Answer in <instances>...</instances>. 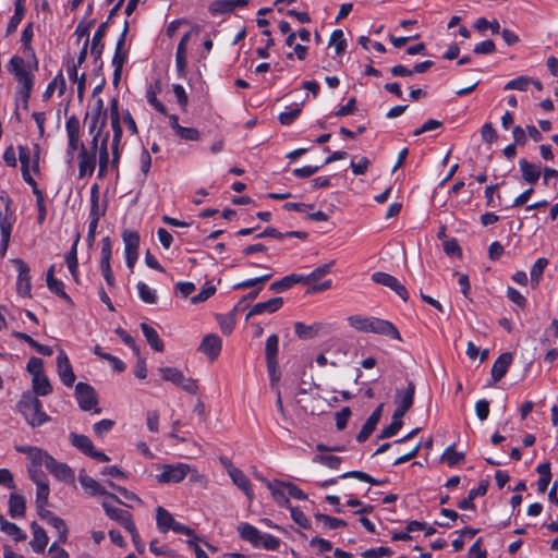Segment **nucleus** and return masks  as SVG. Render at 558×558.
Wrapping results in <instances>:
<instances>
[{
	"mask_svg": "<svg viewBox=\"0 0 558 558\" xmlns=\"http://www.w3.org/2000/svg\"><path fill=\"white\" fill-rule=\"evenodd\" d=\"M282 304L283 299L280 296L269 299L268 301L265 302L256 303L246 314L245 319L248 320L251 317L263 314L265 312L275 313L282 306Z\"/></svg>",
	"mask_w": 558,
	"mask_h": 558,
	"instance_id": "f3484780",
	"label": "nucleus"
},
{
	"mask_svg": "<svg viewBox=\"0 0 558 558\" xmlns=\"http://www.w3.org/2000/svg\"><path fill=\"white\" fill-rule=\"evenodd\" d=\"M80 239H81L80 233H76L74 243H73L69 254L66 255V265H68V268H69L71 275L74 278L76 277L77 266H78V262H77V244H78Z\"/></svg>",
	"mask_w": 558,
	"mask_h": 558,
	"instance_id": "58836bf2",
	"label": "nucleus"
},
{
	"mask_svg": "<svg viewBox=\"0 0 558 558\" xmlns=\"http://www.w3.org/2000/svg\"><path fill=\"white\" fill-rule=\"evenodd\" d=\"M25 498L17 493H12L9 498V514L12 518H22L25 515Z\"/></svg>",
	"mask_w": 558,
	"mask_h": 558,
	"instance_id": "5701e85b",
	"label": "nucleus"
},
{
	"mask_svg": "<svg viewBox=\"0 0 558 558\" xmlns=\"http://www.w3.org/2000/svg\"><path fill=\"white\" fill-rule=\"evenodd\" d=\"M13 213L10 209V201L7 203L3 210L0 211V231H1V243L0 247L4 254L11 238V231L13 226Z\"/></svg>",
	"mask_w": 558,
	"mask_h": 558,
	"instance_id": "6e6552de",
	"label": "nucleus"
},
{
	"mask_svg": "<svg viewBox=\"0 0 558 558\" xmlns=\"http://www.w3.org/2000/svg\"><path fill=\"white\" fill-rule=\"evenodd\" d=\"M532 82V78L529 77V76H519L514 80H511L509 81L506 85H505V89L506 90H509V89H515V90H526L529 85L531 84Z\"/></svg>",
	"mask_w": 558,
	"mask_h": 558,
	"instance_id": "e2e57ef3",
	"label": "nucleus"
},
{
	"mask_svg": "<svg viewBox=\"0 0 558 558\" xmlns=\"http://www.w3.org/2000/svg\"><path fill=\"white\" fill-rule=\"evenodd\" d=\"M368 332L402 341L398 328L391 322L378 317H368Z\"/></svg>",
	"mask_w": 558,
	"mask_h": 558,
	"instance_id": "20e7f679",
	"label": "nucleus"
},
{
	"mask_svg": "<svg viewBox=\"0 0 558 558\" xmlns=\"http://www.w3.org/2000/svg\"><path fill=\"white\" fill-rule=\"evenodd\" d=\"M1 531L13 537L16 542L25 541L27 537L26 533L22 529L10 521L4 523V527Z\"/></svg>",
	"mask_w": 558,
	"mask_h": 558,
	"instance_id": "bf43d9fd",
	"label": "nucleus"
},
{
	"mask_svg": "<svg viewBox=\"0 0 558 558\" xmlns=\"http://www.w3.org/2000/svg\"><path fill=\"white\" fill-rule=\"evenodd\" d=\"M383 407H384L383 404H379L374 410V412L369 415V417L366 420L362 429L360 430V433L356 436V440L359 442H364L371 436V434L375 430V428L381 417Z\"/></svg>",
	"mask_w": 558,
	"mask_h": 558,
	"instance_id": "a211bd4d",
	"label": "nucleus"
},
{
	"mask_svg": "<svg viewBox=\"0 0 558 558\" xmlns=\"http://www.w3.org/2000/svg\"><path fill=\"white\" fill-rule=\"evenodd\" d=\"M181 140L184 141H199L201 140V133L195 128H184L181 126V129L175 133Z\"/></svg>",
	"mask_w": 558,
	"mask_h": 558,
	"instance_id": "774afa93",
	"label": "nucleus"
},
{
	"mask_svg": "<svg viewBox=\"0 0 558 558\" xmlns=\"http://www.w3.org/2000/svg\"><path fill=\"white\" fill-rule=\"evenodd\" d=\"M96 167L95 151H88L84 144L81 145L78 154V174L80 178L92 175Z\"/></svg>",
	"mask_w": 558,
	"mask_h": 558,
	"instance_id": "ddd939ff",
	"label": "nucleus"
},
{
	"mask_svg": "<svg viewBox=\"0 0 558 558\" xmlns=\"http://www.w3.org/2000/svg\"><path fill=\"white\" fill-rule=\"evenodd\" d=\"M190 40V33H186L180 40L178 47H177V53H175V66H177V72H178V75L180 77H183L185 76V69H186V65H187V61H186V48H187V43Z\"/></svg>",
	"mask_w": 558,
	"mask_h": 558,
	"instance_id": "aec40b11",
	"label": "nucleus"
},
{
	"mask_svg": "<svg viewBox=\"0 0 558 558\" xmlns=\"http://www.w3.org/2000/svg\"><path fill=\"white\" fill-rule=\"evenodd\" d=\"M372 280L377 284L390 288L403 301H407L409 299L407 288L396 277L386 272L377 271L372 275Z\"/></svg>",
	"mask_w": 558,
	"mask_h": 558,
	"instance_id": "0eeeda50",
	"label": "nucleus"
},
{
	"mask_svg": "<svg viewBox=\"0 0 558 558\" xmlns=\"http://www.w3.org/2000/svg\"><path fill=\"white\" fill-rule=\"evenodd\" d=\"M315 518L320 521L324 526L328 527V529H331V530H336V529H339V527H344L347 526V522L342 519H338V518H335V517H330V515H327V514H323V513H317L315 515Z\"/></svg>",
	"mask_w": 558,
	"mask_h": 558,
	"instance_id": "6e6d98bb",
	"label": "nucleus"
},
{
	"mask_svg": "<svg viewBox=\"0 0 558 558\" xmlns=\"http://www.w3.org/2000/svg\"><path fill=\"white\" fill-rule=\"evenodd\" d=\"M70 439H71L72 446L77 448L80 451H82L86 456H89L92 450L95 448L92 440L85 435L71 433Z\"/></svg>",
	"mask_w": 558,
	"mask_h": 558,
	"instance_id": "72a5a7b5",
	"label": "nucleus"
},
{
	"mask_svg": "<svg viewBox=\"0 0 558 558\" xmlns=\"http://www.w3.org/2000/svg\"><path fill=\"white\" fill-rule=\"evenodd\" d=\"M13 263L15 264L17 271H19L17 292H19V294H21L23 296H29L31 289H32L29 267L27 266V264L24 260H22L20 258L14 259Z\"/></svg>",
	"mask_w": 558,
	"mask_h": 558,
	"instance_id": "9d476101",
	"label": "nucleus"
},
{
	"mask_svg": "<svg viewBox=\"0 0 558 558\" xmlns=\"http://www.w3.org/2000/svg\"><path fill=\"white\" fill-rule=\"evenodd\" d=\"M31 529L33 531V539L29 544L33 550L37 554L44 553L48 544V536L46 531L36 522L31 524Z\"/></svg>",
	"mask_w": 558,
	"mask_h": 558,
	"instance_id": "4be33fe9",
	"label": "nucleus"
},
{
	"mask_svg": "<svg viewBox=\"0 0 558 558\" xmlns=\"http://www.w3.org/2000/svg\"><path fill=\"white\" fill-rule=\"evenodd\" d=\"M279 484L286 489L288 498L292 497L299 500H305L307 498V495L302 489H300L295 484L287 482H282Z\"/></svg>",
	"mask_w": 558,
	"mask_h": 558,
	"instance_id": "0e129e2a",
	"label": "nucleus"
},
{
	"mask_svg": "<svg viewBox=\"0 0 558 558\" xmlns=\"http://www.w3.org/2000/svg\"><path fill=\"white\" fill-rule=\"evenodd\" d=\"M349 325L357 331L368 332V317L352 315L348 318Z\"/></svg>",
	"mask_w": 558,
	"mask_h": 558,
	"instance_id": "680f3d73",
	"label": "nucleus"
},
{
	"mask_svg": "<svg viewBox=\"0 0 558 558\" xmlns=\"http://www.w3.org/2000/svg\"><path fill=\"white\" fill-rule=\"evenodd\" d=\"M47 523L53 529H56L59 536V542L64 544L68 541L69 533L64 520L54 514L52 518H50V520Z\"/></svg>",
	"mask_w": 558,
	"mask_h": 558,
	"instance_id": "37998d69",
	"label": "nucleus"
},
{
	"mask_svg": "<svg viewBox=\"0 0 558 558\" xmlns=\"http://www.w3.org/2000/svg\"><path fill=\"white\" fill-rule=\"evenodd\" d=\"M33 389L38 396H48L51 392L52 387L48 377L43 374L33 378Z\"/></svg>",
	"mask_w": 558,
	"mask_h": 558,
	"instance_id": "a19ab883",
	"label": "nucleus"
},
{
	"mask_svg": "<svg viewBox=\"0 0 558 558\" xmlns=\"http://www.w3.org/2000/svg\"><path fill=\"white\" fill-rule=\"evenodd\" d=\"M301 280L299 275L292 274L272 282L269 289L275 293L282 292L290 289L295 283H301Z\"/></svg>",
	"mask_w": 558,
	"mask_h": 558,
	"instance_id": "f704fd0d",
	"label": "nucleus"
},
{
	"mask_svg": "<svg viewBox=\"0 0 558 558\" xmlns=\"http://www.w3.org/2000/svg\"><path fill=\"white\" fill-rule=\"evenodd\" d=\"M248 0H216L209 5L213 14H225L234 11L239 7H245Z\"/></svg>",
	"mask_w": 558,
	"mask_h": 558,
	"instance_id": "6ab92c4d",
	"label": "nucleus"
},
{
	"mask_svg": "<svg viewBox=\"0 0 558 558\" xmlns=\"http://www.w3.org/2000/svg\"><path fill=\"white\" fill-rule=\"evenodd\" d=\"M163 380L179 385L183 381V373L175 367H161L159 369Z\"/></svg>",
	"mask_w": 558,
	"mask_h": 558,
	"instance_id": "8fccbe9b",
	"label": "nucleus"
},
{
	"mask_svg": "<svg viewBox=\"0 0 558 558\" xmlns=\"http://www.w3.org/2000/svg\"><path fill=\"white\" fill-rule=\"evenodd\" d=\"M102 508L106 512V514L111 519L117 521L121 526H123L125 530L134 524L132 514L123 510L121 508L114 507L110 505L108 501L102 502Z\"/></svg>",
	"mask_w": 558,
	"mask_h": 558,
	"instance_id": "4468645a",
	"label": "nucleus"
},
{
	"mask_svg": "<svg viewBox=\"0 0 558 558\" xmlns=\"http://www.w3.org/2000/svg\"><path fill=\"white\" fill-rule=\"evenodd\" d=\"M228 474L231 477L234 485H236L250 500H253L254 493L252 489L251 482L244 472L232 464L228 468Z\"/></svg>",
	"mask_w": 558,
	"mask_h": 558,
	"instance_id": "f8f14e48",
	"label": "nucleus"
},
{
	"mask_svg": "<svg viewBox=\"0 0 558 558\" xmlns=\"http://www.w3.org/2000/svg\"><path fill=\"white\" fill-rule=\"evenodd\" d=\"M141 329L146 338L148 344L157 352H162L165 349L163 341L160 339L157 331L146 323L141 324Z\"/></svg>",
	"mask_w": 558,
	"mask_h": 558,
	"instance_id": "393cba45",
	"label": "nucleus"
},
{
	"mask_svg": "<svg viewBox=\"0 0 558 558\" xmlns=\"http://www.w3.org/2000/svg\"><path fill=\"white\" fill-rule=\"evenodd\" d=\"M279 483H281V482L275 481L274 483H271L269 481H266V485H267L268 489L271 492L275 501L281 507L290 508L291 506H290V501L288 498V494H287L286 489L282 486H280Z\"/></svg>",
	"mask_w": 558,
	"mask_h": 558,
	"instance_id": "c85d7f7f",
	"label": "nucleus"
},
{
	"mask_svg": "<svg viewBox=\"0 0 558 558\" xmlns=\"http://www.w3.org/2000/svg\"><path fill=\"white\" fill-rule=\"evenodd\" d=\"M34 86V77L19 82L17 100L23 102V108L27 109L28 99Z\"/></svg>",
	"mask_w": 558,
	"mask_h": 558,
	"instance_id": "4c0bfd02",
	"label": "nucleus"
},
{
	"mask_svg": "<svg viewBox=\"0 0 558 558\" xmlns=\"http://www.w3.org/2000/svg\"><path fill=\"white\" fill-rule=\"evenodd\" d=\"M512 363V354L509 352L500 354L493 364L490 374L493 383H498L508 372Z\"/></svg>",
	"mask_w": 558,
	"mask_h": 558,
	"instance_id": "dca6fc26",
	"label": "nucleus"
},
{
	"mask_svg": "<svg viewBox=\"0 0 558 558\" xmlns=\"http://www.w3.org/2000/svg\"><path fill=\"white\" fill-rule=\"evenodd\" d=\"M415 385L413 381L408 383L405 391L401 395L397 391L396 401L399 407L409 411L414 402Z\"/></svg>",
	"mask_w": 558,
	"mask_h": 558,
	"instance_id": "7c9ffc66",
	"label": "nucleus"
},
{
	"mask_svg": "<svg viewBox=\"0 0 558 558\" xmlns=\"http://www.w3.org/2000/svg\"><path fill=\"white\" fill-rule=\"evenodd\" d=\"M17 409L32 427L41 426L50 420V416L43 411L40 400L29 392L22 396Z\"/></svg>",
	"mask_w": 558,
	"mask_h": 558,
	"instance_id": "f257e3e1",
	"label": "nucleus"
},
{
	"mask_svg": "<svg viewBox=\"0 0 558 558\" xmlns=\"http://www.w3.org/2000/svg\"><path fill=\"white\" fill-rule=\"evenodd\" d=\"M69 77L77 84V97L80 100L84 98L86 87V75L83 73L81 76L77 74L76 65H72L69 70Z\"/></svg>",
	"mask_w": 558,
	"mask_h": 558,
	"instance_id": "c03bdc74",
	"label": "nucleus"
},
{
	"mask_svg": "<svg viewBox=\"0 0 558 558\" xmlns=\"http://www.w3.org/2000/svg\"><path fill=\"white\" fill-rule=\"evenodd\" d=\"M24 1L25 0H16L15 1L14 14L11 17L10 22L8 23V26L5 29L7 36L12 35L16 31L20 23L22 22L24 14H25V10H26L25 5H24Z\"/></svg>",
	"mask_w": 558,
	"mask_h": 558,
	"instance_id": "cd10ccee",
	"label": "nucleus"
},
{
	"mask_svg": "<svg viewBox=\"0 0 558 558\" xmlns=\"http://www.w3.org/2000/svg\"><path fill=\"white\" fill-rule=\"evenodd\" d=\"M107 28H108V21L106 22H102L96 33L94 34V37H93V40H92V48H90V53L96 58H100L101 53H102V50H104V47L105 45L102 44V39L106 35V32H107Z\"/></svg>",
	"mask_w": 558,
	"mask_h": 558,
	"instance_id": "b1692460",
	"label": "nucleus"
},
{
	"mask_svg": "<svg viewBox=\"0 0 558 558\" xmlns=\"http://www.w3.org/2000/svg\"><path fill=\"white\" fill-rule=\"evenodd\" d=\"M271 277H272V274H266V275H263V276L257 277V278L247 279V280H244L242 282L235 283L233 286V289L234 290H243V289H248V288H253V287H256V286H263Z\"/></svg>",
	"mask_w": 558,
	"mask_h": 558,
	"instance_id": "5fc2aeb1",
	"label": "nucleus"
},
{
	"mask_svg": "<svg viewBox=\"0 0 558 558\" xmlns=\"http://www.w3.org/2000/svg\"><path fill=\"white\" fill-rule=\"evenodd\" d=\"M78 482L80 484L82 485V487L88 493L90 494L92 496H97V495H100V496H107L108 498L112 499L113 501L118 502V504H123L120 498L112 494V493H109L107 492V489L101 486L96 480H94L93 477L88 476L87 474H85L84 471H81L80 472V475H78Z\"/></svg>",
	"mask_w": 558,
	"mask_h": 558,
	"instance_id": "423d86ee",
	"label": "nucleus"
},
{
	"mask_svg": "<svg viewBox=\"0 0 558 558\" xmlns=\"http://www.w3.org/2000/svg\"><path fill=\"white\" fill-rule=\"evenodd\" d=\"M519 166L523 180L530 184H535L541 175L539 167L529 162L526 159H520Z\"/></svg>",
	"mask_w": 558,
	"mask_h": 558,
	"instance_id": "a878e982",
	"label": "nucleus"
},
{
	"mask_svg": "<svg viewBox=\"0 0 558 558\" xmlns=\"http://www.w3.org/2000/svg\"><path fill=\"white\" fill-rule=\"evenodd\" d=\"M156 522L160 532L166 533L170 530L172 523H174L173 515L163 507H157L156 509Z\"/></svg>",
	"mask_w": 558,
	"mask_h": 558,
	"instance_id": "473e14b6",
	"label": "nucleus"
},
{
	"mask_svg": "<svg viewBox=\"0 0 558 558\" xmlns=\"http://www.w3.org/2000/svg\"><path fill=\"white\" fill-rule=\"evenodd\" d=\"M33 36H34L33 23H28L22 32L21 43L24 47V51L27 54L35 57L34 50L31 45Z\"/></svg>",
	"mask_w": 558,
	"mask_h": 558,
	"instance_id": "864d4df0",
	"label": "nucleus"
},
{
	"mask_svg": "<svg viewBox=\"0 0 558 558\" xmlns=\"http://www.w3.org/2000/svg\"><path fill=\"white\" fill-rule=\"evenodd\" d=\"M47 286L50 291L54 292L57 295L68 300L69 295L64 291L63 282L54 278V266L51 265L48 268L46 276Z\"/></svg>",
	"mask_w": 558,
	"mask_h": 558,
	"instance_id": "c756f323",
	"label": "nucleus"
},
{
	"mask_svg": "<svg viewBox=\"0 0 558 558\" xmlns=\"http://www.w3.org/2000/svg\"><path fill=\"white\" fill-rule=\"evenodd\" d=\"M28 458L32 461L31 466L45 465L47 468L48 459H52V456H50L47 451L35 447Z\"/></svg>",
	"mask_w": 558,
	"mask_h": 558,
	"instance_id": "3c124183",
	"label": "nucleus"
},
{
	"mask_svg": "<svg viewBox=\"0 0 558 558\" xmlns=\"http://www.w3.org/2000/svg\"><path fill=\"white\" fill-rule=\"evenodd\" d=\"M329 46H335L336 54L338 56L345 51L347 41L341 29H336L331 33Z\"/></svg>",
	"mask_w": 558,
	"mask_h": 558,
	"instance_id": "de8ad7c7",
	"label": "nucleus"
},
{
	"mask_svg": "<svg viewBox=\"0 0 558 558\" xmlns=\"http://www.w3.org/2000/svg\"><path fill=\"white\" fill-rule=\"evenodd\" d=\"M444 459L447 461L448 465L453 466L464 460V453L456 451L453 446H450L446 449Z\"/></svg>",
	"mask_w": 558,
	"mask_h": 558,
	"instance_id": "338daca9",
	"label": "nucleus"
},
{
	"mask_svg": "<svg viewBox=\"0 0 558 558\" xmlns=\"http://www.w3.org/2000/svg\"><path fill=\"white\" fill-rule=\"evenodd\" d=\"M47 470L58 480L64 483H74V471L63 462L57 461L53 457L48 459Z\"/></svg>",
	"mask_w": 558,
	"mask_h": 558,
	"instance_id": "1a4fd4ad",
	"label": "nucleus"
},
{
	"mask_svg": "<svg viewBox=\"0 0 558 558\" xmlns=\"http://www.w3.org/2000/svg\"><path fill=\"white\" fill-rule=\"evenodd\" d=\"M110 120L112 132H123L120 122L119 104L116 98L110 101Z\"/></svg>",
	"mask_w": 558,
	"mask_h": 558,
	"instance_id": "4d7b16f0",
	"label": "nucleus"
},
{
	"mask_svg": "<svg viewBox=\"0 0 558 558\" xmlns=\"http://www.w3.org/2000/svg\"><path fill=\"white\" fill-rule=\"evenodd\" d=\"M221 339L218 335L209 333L205 336L199 344V351L210 360H215L221 351Z\"/></svg>",
	"mask_w": 558,
	"mask_h": 558,
	"instance_id": "2eb2a0df",
	"label": "nucleus"
},
{
	"mask_svg": "<svg viewBox=\"0 0 558 558\" xmlns=\"http://www.w3.org/2000/svg\"><path fill=\"white\" fill-rule=\"evenodd\" d=\"M191 468L186 463H178V464H165L161 468V473L157 475V480L159 483H180L182 482Z\"/></svg>",
	"mask_w": 558,
	"mask_h": 558,
	"instance_id": "7ed1b4c3",
	"label": "nucleus"
},
{
	"mask_svg": "<svg viewBox=\"0 0 558 558\" xmlns=\"http://www.w3.org/2000/svg\"><path fill=\"white\" fill-rule=\"evenodd\" d=\"M75 397L80 408L83 411H89L98 403L95 389L90 385L83 381L76 384Z\"/></svg>",
	"mask_w": 558,
	"mask_h": 558,
	"instance_id": "39448f33",
	"label": "nucleus"
},
{
	"mask_svg": "<svg viewBox=\"0 0 558 558\" xmlns=\"http://www.w3.org/2000/svg\"><path fill=\"white\" fill-rule=\"evenodd\" d=\"M347 477H354L362 482L369 483L372 485H383L387 482L386 480H383V481L376 480V478L372 477L369 474L362 472V471H351V472H348V473H344L341 475V478H347Z\"/></svg>",
	"mask_w": 558,
	"mask_h": 558,
	"instance_id": "13d9d810",
	"label": "nucleus"
},
{
	"mask_svg": "<svg viewBox=\"0 0 558 558\" xmlns=\"http://www.w3.org/2000/svg\"><path fill=\"white\" fill-rule=\"evenodd\" d=\"M108 141H109V133L106 132L105 136L101 138V144L99 146L98 175L100 178L105 175L108 165H109Z\"/></svg>",
	"mask_w": 558,
	"mask_h": 558,
	"instance_id": "2f4dec72",
	"label": "nucleus"
},
{
	"mask_svg": "<svg viewBox=\"0 0 558 558\" xmlns=\"http://www.w3.org/2000/svg\"><path fill=\"white\" fill-rule=\"evenodd\" d=\"M548 265V259L541 257L538 258L531 268V284L536 288L543 276V271Z\"/></svg>",
	"mask_w": 558,
	"mask_h": 558,
	"instance_id": "ea45409f",
	"label": "nucleus"
},
{
	"mask_svg": "<svg viewBox=\"0 0 558 558\" xmlns=\"http://www.w3.org/2000/svg\"><path fill=\"white\" fill-rule=\"evenodd\" d=\"M137 291L141 300L147 304H155L157 302V293L150 289L146 283L140 281L137 283Z\"/></svg>",
	"mask_w": 558,
	"mask_h": 558,
	"instance_id": "09e8293b",
	"label": "nucleus"
},
{
	"mask_svg": "<svg viewBox=\"0 0 558 558\" xmlns=\"http://www.w3.org/2000/svg\"><path fill=\"white\" fill-rule=\"evenodd\" d=\"M332 325L329 323L317 322L312 325H305L301 322L294 324V332L301 340H310L316 337H324L330 333Z\"/></svg>",
	"mask_w": 558,
	"mask_h": 558,
	"instance_id": "f03ea898",
	"label": "nucleus"
},
{
	"mask_svg": "<svg viewBox=\"0 0 558 558\" xmlns=\"http://www.w3.org/2000/svg\"><path fill=\"white\" fill-rule=\"evenodd\" d=\"M105 215V209L99 208V187L94 184L90 189V220L99 221L100 216Z\"/></svg>",
	"mask_w": 558,
	"mask_h": 558,
	"instance_id": "c9c22d12",
	"label": "nucleus"
},
{
	"mask_svg": "<svg viewBox=\"0 0 558 558\" xmlns=\"http://www.w3.org/2000/svg\"><path fill=\"white\" fill-rule=\"evenodd\" d=\"M59 85V95H63L65 92V80L62 75V73H59L47 86L46 90L43 94L44 99H49L53 92L56 90V87Z\"/></svg>",
	"mask_w": 558,
	"mask_h": 558,
	"instance_id": "a18cd8bd",
	"label": "nucleus"
},
{
	"mask_svg": "<svg viewBox=\"0 0 558 558\" xmlns=\"http://www.w3.org/2000/svg\"><path fill=\"white\" fill-rule=\"evenodd\" d=\"M36 486H37L36 505H37V509H41L43 507H46V505L48 502L50 489H49V485L46 481L36 484Z\"/></svg>",
	"mask_w": 558,
	"mask_h": 558,
	"instance_id": "603ef678",
	"label": "nucleus"
},
{
	"mask_svg": "<svg viewBox=\"0 0 558 558\" xmlns=\"http://www.w3.org/2000/svg\"><path fill=\"white\" fill-rule=\"evenodd\" d=\"M8 69L14 75L17 83L34 77L27 70L24 59L20 56H13L11 58Z\"/></svg>",
	"mask_w": 558,
	"mask_h": 558,
	"instance_id": "412c9836",
	"label": "nucleus"
},
{
	"mask_svg": "<svg viewBox=\"0 0 558 558\" xmlns=\"http://www.w3.org/2000/svg\"><path fill=\"white\" fill-rule=\"evenodd\" d=\"M123 132H114L112 136L111 150H112V160L111 166L114 169H118V165L120 161V143L122 138Z\"/></svg>",
	"mask_w": 558,
	"mask_h": 558,
	"instance_id": "052dcab7",
	"label": "nucleus"
},
{
	"mask_svg": "<svg viewBox=\"0 0 558 558\" xmlns=\"http://www.w3.org/2000/svg\"><path fill=\"white\" fill-rule=\"evenodd\" d=\"M278 347H279V338L277 335H270L265 343V355H266V362H272L277 361V354H278Z\"/></svg>",
	"mask_w": 558,
	"mask_h": 558,
	"instance_id": "79ce46f5",
	"label": "nucleus"
},
{
	"mask_svg": "<svg viewBox=\"0 0 558 558\" xmlns=\"http://www.w3.org/2000/svg\"><path fill=\"white\" fill-rule=\"evenodd\" d=\"M57 369L63 385L71 387L75 381V375L68 355L62 350L57 357Z\"/></svg>",
	"mask_w": 558,
	"mask_h": 558,
	"instance_id": "9b49d317",
	"label": "nucleus"
},
{
	"mask_svg": "<svg viewBox=\"0 0 558 558\" xmlns=\"http://www.w3.org/2000/svg\"><path fill=\"white\" fill-rule=\"evenodd\" d=\"M122 238L125 252H137L140 245V234L136 231L124 230Z\"/></svg>",
	"mask_w": 558,
	"mask_h": 558,
	"instance_id": "49530a36",
	"label": "nucleus"
},
{
	"mask_svg": "<svg viewBox=\"0 0 558 558\" xmlns=\"http://www.w3.org/2000/svg\"><path fill=\"white\" fill-rule=\"evenodd\" d=\"M331 265H332V263L324 264V265L317 267L316 269H314L307 276L299 275V278L302 279L301 283L310 284L312 282L318 281L320 278H323L324 276H326L327 274L330 272Z\"/></svg>",
	"mask_w": 558,
	"mask_h": 558,
	"instance_id": "e433bc0d",
	"label": "nucleus"
},
{
	"mask_svg": "<svg viewBox=\"0 0 558 558\" xmlns=\"http://www.w3.org/2000/svg\"><path fill=\"white\" fill-rule=\"evenodd\" d=\"M393 551L388 547H378V548H371L364 550L361 556L363 558H381V557H390L392 556Z\"/></svg>",
	"mask_w": 558,
	"mask_h": 558,
	"instance_id": "69168bd1",
	"label": "nucleus"
},
{
	"mask_svg": "<svg viewBox=\"0 0 558 558\" xmlns=\"http://www.w3.org/2000/svg\"><path fill=\"white\" fill-rule=\"evenodd\" d=\"M238 532L244 541L250 542L253 546L259 547L260 532L250 523H241Z\"/></svg>",
	"mask_w": 558,
	"mask_h": 558,
	"instance_id": "bb28decb",
	"label": "nucleus"
}]
</instances>
